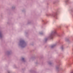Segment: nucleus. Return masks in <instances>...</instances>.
I'll return each mask as SVG.
<instances>
[{
	"mask_svg": "<svg viewBox=\"0 0 73 73\" xmlns=\"http://www.w3.org/2000/svg\"><path fill=\"white\" fill-rule=\"evenodd\" d=\"M61 49H63V47L61 48Z\"/></svg>",
	"mask_w": 73,
	"mask_h": 73,
	"instance_id": "0eeeda50",
	"label": "nucleus"
},
{
	"mask_svg": "<svg viewBox=\"0 0 73 73\" xmlns=\"http://www.w3.org/2000/svg\"><path fill=\"white\" fill-rule=\"evenodd\" d=\"M56 33V31H54L52 32V33H54V34Z\"/></svg>",
	"mask_w": 73,
	"mask_h": 73,
	"instance_id": "f257e3e1",
	"label": "nucleus"
},
{
	"mask_svg": "<svg viewBox=\"0 0 73 73\" xmlns=\"http://www.w3.org/2000/svg\"><path fill=\"white\" fill-rule=\"evenodd\" d=\"M70 73H73V70Z\"/></svg>",
	"mask_w": 73,
	"mask_h": 73,
	"instance_id": "20e7f679",
	"label": "nucleus"
},
{
	"mask_svg": "<svg viewBox=\"0 0 73 73\" xmlns=\"http://www.w3.org/2000/svg\"><path fill=\"white\" fill-rule=\"evenodd\" d=\"M1 33H0V37H1Z\"/></svg>",
	"mask_w": 73,
	"mask_h": 73,
	"instance_id": "7ed1b4c3",
	"label": "nucleus"
},
{
	"mask_svg": "<svg viewBox=\"0 0 73 73\" xmlns=\"http://www.w3.org/2000/svg\"><path fill=\"white\" fill-rule=\"evenodd\" d=\"M22 60H24V58H22Z\"/></svg>",
	"mask_w": 73,
	"mask_h": 73,
	"instance_id": "39448f33",
	"label": "nucleus"
},
{
	"mask_svg": "<svg viewBox=\"0 0 73 73\" xmlns=\"http://www.w3.org/2000/svg\"><path fill=\"white\" fill-rule=\"evenodd\" d=\"M55 45H54L51 46V48H53V47H54Z\"/></svg>",
	"mask_w": 73,
	"mask_h": 73,
	"instance_id": "f03ea898",
	"label": "nucleus"
},
{
	"mask_svg": "<svg viewBox=\"0 0 73 73\" xmlns=\"http://www.w3.org/2000/svg\"><path fill=\"white\" fill-rule=\"evenodd\" d=\"M22 42H24V41H21Z\"/></svg>",
	"mask_w": 73,
	"mask_h": 73,
	"instance_id": "423d86ee",
	"label": "nucleus"
}]
</instances>
